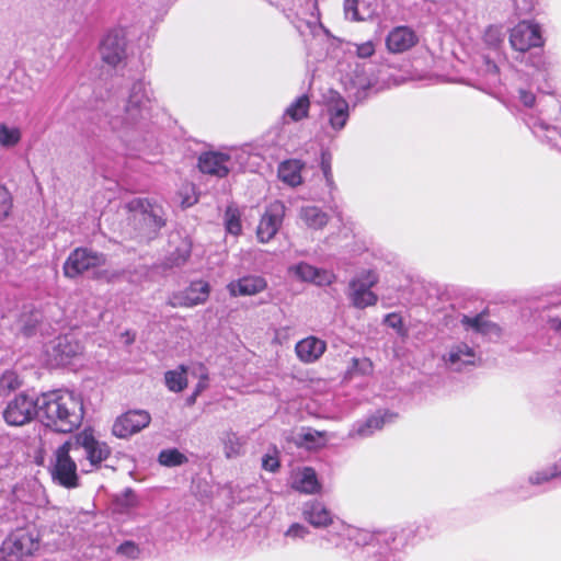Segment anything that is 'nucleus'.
Instances as JSON below:
<instances>
[{
	"label": "nucleus",
	"mask_w": 561,
	"mask_h": 561,
	"mask_svg": "<svg viewBox=\"0 0 561 561\" xmlns=\"http://www.w3.org/2000/svg\"><path fill=\"white\" fill-rule=\"evenodd\" d=\"M111 448L98 440L91 431L84 430L64 443L55 451L50 469L55 483L66 489L79 485L78 468L84 473L98 468L108 458Z\"/></svg>",
	"instance_id": "nucleus-1"
},
{
	"label": "nucleus",
	"mask_w": 561,
	"mask_h": 561,
	"mask_svg": "<svg viewBox=\"0 0 561 561\" xmlns=\"http://www.w3.org/2000/svg\"><path fill=\"white\" fill-rule=\"evenodd\" d=\"M153 103L149 84L142 80L135 81L130 87L124 113L108 118L110 129L127 148L135 147L144 139Z\"/></svg>",
	"instance_id": "nucleus-2"
},
{
	"label": "nucleus",
	"mask_w": 561,
	"mask_h": 561,
	"mask_svg": "<svg viewBox=\"0 0 561 561\" xmlns=\"http://www.w3.org/2000/svg\"><path fill=\"white\" fill-rule=\"evenodd\" d=\"M83 416V400L75 391L59 389L39 397V417L55 432L71 433L81 425Z\"/></svg>",
	"instance_id": "nucleus-3"
},
{
	"label": "nucleus",
	"mask_w": 561,
	"mask_h": 561,
	"mask_svg": "<svg viewBox=\"0 0 561 561\" xmlns=\"http://www.w3.org/2000/svg\"><path fill=\"white\" fill-rule=\"evenodd\" d=\"M510 45L517 53L516 59L520 62H526L533 67L538 68L541 62L540 56L526 54L531 48L542 47L545 39L541 33V27L534 21H520L510 31Z\"/></svg>",
	"instance_id": "nucleus-4"
},
{
	"label": "nucleus",
	"mask_w": 561,
	"mask_h": 561,
	"mask_svg": "<svg viewBox=\"0 0 561 561\" xmlns=\"http://www.w3.org/2000/svg\"><path fill=\"white\" fill-rule=\"evenodd\" d=\"M3 419L8 425L22 426L39 416V398L20 393L10 400L3 410Z\"/></svg>",
	"instance_id": "nucleus-5"
},
{
	"label": "nucleus",
	"mask_w": 561,
	"mask_h": 561,
	"mask_svg": "<svg viewBox=\"0 0 561 561\" xmlns=\"http://www.w3.org/2000/svg\"><path fill=\"white\" fill-rule=\"evenodd\" d=\"M39 548L38 536L27 530H18L8 537L1 547V553L8 561H21L33 556Z\"/></svg>",
	"instance_id": "nucleus-6"
},
{
	"label": "nucleus",
	"mask_w": 561,
	"mask_h": 561,
	"mask_svg": "<svg viewBox=\"0 0 561 561\" xmlns=\"http://www.w3.org/2000/svg\"><path fill=\"white\" fill-rule=\"evenodd\" d=\"M546 105L549 107V110L540 111L542 117H530L526 123L535 136L538 138H543L553 147L561 149V131L558 127L551 126L546 122V119L552 118V112H560L559 102L554 98L549 96Z\"/></svg>",
	"instance_id": "nucleus-7"
},
{
	"label": "nucleus",
	"mask_w": 561,
	"mask_h": 561,
	"mask_svg": "<svg viewBox=\"0 0 561 561\" xmlns=\"http://www.w3.org/2000/svg\"><path fill=\"white\" fill-rule=\"evenodd\" d=\"M378 283L377 274L371 271H364L350 283V298L352 304L359 309L374 306L377 296L370 290Z\"/></svg>",
	"instance_id": "nucleus-8"
},
{
	"label": "nucleus",
	"mask_w": 561,
	"mask_h": 561,
	"mask_svg": "<svg viewBox=\"0 0 561 561\" xmlns=\"http://www.w3.org/2000/svg\"><path fill=\"white\" fill-rule=\"evenodd\" d=\"M104 255L85 248L73 250L64 264L66 277L75 278L85 271L104 264Z\"/></svg>",
	"instance_id": "nucleus-9"
},
{
	"label": "nucleus",
	"mask_w": 561,
	"mask_h": 561,
	"mask_svg": "<svg viewBox=\"0 0 561 561\" xmlns=\"http://www.w3.org/2000/svg\"><path fill=\"white\" fill-rule=\"evenodd\" d=\"M237 157L238 151L236 150L228 153L206 152L199 157L198 167L203 173L224 178L236 169Z\"/></svg>",
	"instance_id": "nucleus-10"
},
{
	"label": "nucleus",
	"mask_w": 561,
	"mask_h": 561,
	"mask_svg": "<svg viewBox=\"0 0 561 561\" xmlns=\"http://www.w3.org/2000/svg\"><path fill=\"white\" fill-rule=\"evenodd\" d=\"M323 115L330 128L339 133L350 118V104L340 93L330 92L324 101Z\"/></svg>",
	"instance_id": "nucleus-11"
},
{
	"label": "nucleus",
	"mask_w": 561,
	"mask_h": 561,
	"mask_svg": "<svg viewBox=\"0 0 561 561\" xmlns=\"http://www.w3.org/2000/svg\"><path fill=\"white\" fill-rule=\"evenodd\" d=\"M151 416L145 410H131L116 419L112 432L118 438H127L150 424Z\"/></svg>",
	"instance_id": "nucleus-12"
},
{
	"label": "nucleus",
	"mask_w": 561,
	"mask_h": 561,
	"mask_svg": "<svg viewBox=\"0 0 561 561\" xmlns=\"http://www.w3.org/2000/svg\"><path fill=\"white\" fill-rule=\"evenodd\" d=\"M100 53L104 62L116 66L126 57V37L122 28L110 31L103 38Z\"/></svg>",
	"instance_id": "nucleus-13"
},
{
	"label": "nucleus",
	"mask_w": 561,
	"mask_h": 561,
	"mask_svg": "<svg viewBox=\"0 0 561 561\" xmlns=\"http://www.w3.org/2000/svg\"><path fill=\"white\" fill-rule=\"evenodd\" d=\"M284 205L279 202L271 204L262 215L256 228V237L260 242L271 241L283 224Z\"/></svg>",
	"instance_id": "nucleus-14"
},
{
	"label": "nucleus",
	"mask_w": 561,
	"mask_h": 561,
	"mask_svg": "<svg viewBox=\"0 0 561 561\" xmlns=\"http://www.w3.org/2000/svg\"><path fill=\"white\" fill-rule=\"evenodd\" d=\"M134 220L144 222L152 230H157L164 225L160 215V208L152 205L147 198L135 197L126 205Z\"/></svg>",
	"instance_id": "nucleus-15"
},
{
	"label": "nucleus",
	"mask_w": 561,
	"mask_h": 561,
	"mask_svg": "<svg viewBox=\"0 0 561 561\" xmlns=\"http://www.w3.org/2000/svg\"><path fill=\"white\" fill-rule=\"evenodd\" d=\"M479 355L473 346L465 342L451 344L443 356L446 366L455 371H460L467 366H473Z\"/></svg>",
	"instance_id": "nucleus-16"
},
{
	"label": "nucleus",
	"mask_w": 561,
	"mask_h": 561,
	"mask_svg": "<svg viewBox=\"0 0 561 561\" xmlns=\"http://www.w3.org/2000/svg\"><path fill=\"white\" fill-rule=\"evenodd\" d=\"M397 414L390 411H377L364 421H357L353 424L348 432L351 438H366L375 432L380 431L386 424L392 423L397 419Z\"/></svg>",
	"instance_id": "nucleus-17"
},
{
	"label": "nucleus",
	"mask_w": 561,
	"mask_h": 561,
	"mask_svg": "<svg viewBox=\"0 0 561 561\" xmlns=\"http://www.w3.org/2000/svg\"><path fill=\"white\" fill-rule=\"evenodd\" d=\"M210 287L207 282H192L186 289L174 294L169 304L172 307H194L204 304L208 299Z\"/></svg>",
	"instance_id": "nucleus-18"
},
{
	"label": "nucleus",
	"mask_w": 561,
	"mask_h": 561,
	"mask_svg": "<svg viewBox=\"0 0 561 561\" xmlns=\"http://www.w3.org/2000/svg\"><path fill=\"white\" fill-rule=\"evenodd\" d=\"M288 272L297 279L309 282L317 286H328L335 280V275L333 272L324 268H318L306 262H300L290 266Z\"/></svg>",
	"instance_id": "nucleus-19"
},
{
	"label": "nucleus",
	"mask_w": 561,
	"mask_h": 561,
	"mask_svg": "<svg viewBox=\"0 0 561 561\" xmlns=\"http://www.w3.org/2000/svg\"><path fill=\"white\" fill-rule=\"evenodd\" d=\"M419 42L415 31L401 25L392 28L386 37L387 49L392 54L404 53L414 47Z\"/></svg>",
	"instance_id": "nucleus-20"
},
{
	"label": "nucleus",
	"mask_w": 561,
	"mask_h": 561,
	"mask_svg": "<svg viewBox=\"0 0 561 561\" xmlns=\"http://www.w3.org/2000/svg\"><path fill=\"white\" fill-rule=\"evenodd\" d=\"M301 515L314 528H324L334 524V517L324 503L309 500L302 504Z\"/></svg>",
	"instance_id": "nucleus-21"
},
{
	"label": "nucleus",
	"mask_w": 561,
	"mask_h": 561,
	"mask_svg": "<svg viewBox=\"0 0 561 561\" xmlns=\"http://www.w3.org/2000/svg\"><path fill=\"white\" fill-rule=\"evenodd\" d=\"M83 346L73 334H65L54 345L55 359L58 365H66L70 358L81 354Z\"/></svg>",
	"instance_id": "nucleus-22"
},
{
	"label": "nucleus",
	"mask_w": 561,
	"mask_h": 561,
	"mask_svg": "<svg viewBox=\"0 0 561 561\" xmlns=\"http://www.w3.org/2000/svg\"><path fill=\"white\" fill-rule=\"evenodd\" d=\"M325 350V342L316 336H308L299 341L295 347L298 358L304 363H314L323 355Z\"/></svg>",
	"instance_id": "nucleus-23"
},
{
	"label": "nucleus",
	"mask_w": 561,
	"mask_h": 561,
	"mask_svg": "<svg viewBox=\"0 0 561 561\" xmlns=\"http://www.w3.org/2000/svg\"><path fill=\"white\" fill-rule=\"evenodd\" d=\"M266 286V280L261 276H245L231 282L228 290L232 296H251L263 291Z\"/></svg>",
	"instance_id": "nucleus-24"
},
{
	"label": "nucleus",
	"mask_w": 561,
	"mask_h": 561,
	"mask_svg": "<svg viewBox=\"0 0 561 561\" xmlns=\"http://www.w3.org/2000/svg\"><path fill=\"white\" fill-rule=\"evenodd\" d=\"M461 323L466 330H471L489 337L500 336L501 333V329L495 323L488 321L482 314L474 317L463 316Z\"/></svg>",
	"instance_id": "nucleus-25"
},
{
	"label": "nucleus",
	"mask_w": 561,
	"mask_h": 561,
	"mask_svg": "<svg viewBox=\"0 0 561 561\" xmlns=\"http://www.w3.org/2000/svg\"><path fill=\"white\" fill-rule=\"evenodd\" d=\"M293 486L302 493H317L320 490V483L318 481L316 471L309 467L298 471L294 478Z\"/></svg>",
	"instance_id": "nucleus-26"
},
{
	"label": "nucleus",
	"mask_w": 561,
	"mask_h": 561,
	"mask_svg": "<svg viewBox=\"0 0 561 561\" xmlns=\"http://www.w3.org/2000/svg\"><path fill=\"white\" fill-rule=\"evenodd\" d=\"M304 163L300 160L293 159L280 163L278 168V178L289 186H297L301 184V170Z\"/></svg>",
	"instance_id": "nucleus-27"
},
{
	"label": "nucleus",
	"mask_w": 561,
	"mask_h": 561,
	"mask_svg": "<svg viewBox=\"0 0 561 561\" xmlns=\"http://www.w3.org/2000/svg\"><path fill=\"white\" fill-rule=\"evenodd\" d=\"M299 217L308 228L314 230L324 228L330 219L329 215L317 206L301 207Z\"/></svg>",
	"instance_id": "nucleus-28"
},
{
	"label": "nucleus",
	"mask_w": 561,
	"mask_h": 561,
	"mask_svg": "<svg viewBox=\"0 0 561 561\" xmlns=\"http://www.w3.org/2000/svg\"><path fill=\"white\" fill-rule=\"evenodd\" d=\"M310 110V100L308 95L302 94L293 101L284 113V121L289 118L291 122H299L306 118Z\"/></svg>",
	"instance_id": "nucleus-29"
},
{
	"label": "nucleus",
	"mask_w": 561,
	"mask_h": 561,
	"mask_svg": "<svg viewBox=\"0 0 561 561\" xmlns=\"http://www.w3.org/2000/svg\"><path fill=\"white\" fill-rule=\"evenodd\" d=\"M226 458L239 457L243 451L244 440L232 431H225L220 436Z\"/></svg>",
	"instance_id": "nucleus-30"
},
{
	"label": "nucleus",
	"mask_w": 561,
	"mask_h": 561,
	"mask_svg": "<svg viewBox=\"0 0 561 561\" xmlns=\"http://www.w3.org/2000/svg\"><path fill=\"white\" fill-rule=\"evenodd\" d=\"M22 140V130L19 126L0 123V149H12Z\"/></svg>",
	"instance_id": "nucleus-31"
},
{
	"label": "nucleus",
	"mask_w": 561,
	"mask_h": 561,
	"mask_svg": "<svg viewBox=\"0 0 561 561\" xmlns=\"http://www.w3.org/2000/svg\"><path fill=\"white\" fill-rule=\"evenodd\" d=\"M337 534L345 536L348 540L354 541L356 546L369 545L374 535L368 530L358 529L341 523L337 527Z\"/></svg>",
	"instance_id": "nucleus-32"
},
{
	"label": "nucleus",
	"mask_w": 561,
	"mask_h": 561,
	"mask_svg": "<svg viewBox=\"0 0 561 561\" xmlns=\"http://www.w3.org/2000/svg\"><path fill=\"white\" fill-rule=\"evenodd\" d=\"M187 369L181 365L176 369L169 370L164 375L168 389L173 392H181L187 385Z\"/></svg>",
	"instance_id": "nucleus-33"
},
{
	"label": "nucleus",
	"mask_w": 561,
	"mask_h": 561,
	"mask_svg": "<svg viewBox=\"0 0 561 561\" xmlns=\"http://www.w3.org/2000/svg\"><path fill=\"white\" fill-rule=\"evenodd\" d=\"M561 477V458L550 468L538 471L529 477V483L539 485L550 481L553 478Z\"/></svg>",
	"instance_id": "nucleus-34"
},
{
	"label": "nucleus",
	"mask_w": 561,
	"mask_h": 561,
	"mask_svg": "<svg viewBox=\"0 0 561 561\" xmlns=\"http://www.w3.org/2000/svg\"><path fill=\"white\" fill-rule=\"evenodd\" d=\"M327 442L325 433L312 428L304 430L300 434V443L308 449L318 448Z\"/></svg>",
	"instance_id": "nucleus-35"
},
{
	"label": "nucleus",
	"mask_w": 561,
	"mask_h": 561,
	"mask_svg": "<svg viewBox=\"0 0 561 561\" xmlns=\"http://www.w3.org/2000/svg\"><path fill=\"white\" fill-rule=\"evenodd\" d=\"M359 0H344V12L346 18L352 21H364L370 18L373 12L370 10H364L359 7Z\"/></svg>",
	"instance_id": "nucleus-36"
},
{
	"label": "nucleus",
	"mask_w": 561,
	"mask_h": 561,
	"mask_svg": "<svg viewBox=\"0 0 561 561\" xmlns=\"http://www.w3.org/2000/svg\"><path fill=\"white\" fill-rule=\"evenodd\" d=\"M225 225H226V230L229 233H231L233 236H238L241 233L242 226H241V221H240V214L237 208L229 206L226 209Z\"/></svg>",
	"instance_id": "nucleus-37"
},
{
	"label": "nucleus",
	"mask_w": 561,
	"mask_h": 561,
	"mask_svg": "<svg viewBox=\"0 0 561 561\" xmlns=\"http://www.w3.org/2000/svg\"><path fill=\"white\" fill-rule=\"evenodd\" d=\"M186 460V457L178 449H165L159 454V462L167 467L180 466Z\"/></svg>",
	"instance_id": "nucleus-38"
},
{
	"label": "nucleus",
	"mask_w": 561,
	"mask_h": 561,
	"mask_svg": "<svg viewBox=\"0 0 561 561\" xmlns=\"http://www.w3.org/2000/svg\"><path fill=\"white\" fill-rule=\"evenodd\" d=\"M373 373V363L370 359L363 357V358H353L352 365L350 366L347 374L350 377H353L354 375H369Z\"/></svg>",
	"instance_id": "nucleus-39"
},
{
	"label": "nucleus",
	"mask_w": 561,
	"mask_h": 561,
	"mask_svg": "<svg viewBox=\"0 0 561 561\" xmlns=\"http://www.w3.org/2000/svg\"><path fill=\"white\" fill-rule=\"evenodd\" d=\"M321 170L325 179L327 185L330 188L334 187L333 174H332V154L328 150L321 152Z\"/></svg>",
	"instance_id": "nucleus-40"
},
{
	"label": "nucleus",
	"mask_w": 561,
	"mask_h": 561,
	"mask_svg": "<svg viewBox=\"0 0 561 561\" xmlns=\"http://www.w3.org/2000/svg\"><path fill=\"white\" fill-rule=\"evenodd\" d=\"M117 553L130 560H136L140 556V549L134 541L127 540L117 547Z\"/></svg>",
	"instance_id": "nucleus-41"
},
{
	"label": "nucleus",
	"mask_w": 561,
	"mask_h": 561,
	"mask_svg": "<svg viewBox=\"0 0 561 561\" xmlns=\"http://www.w3.org/2000/svg\"><path fill=\"white\" fill-rule=\"evenodd\" d=\"M309 534H310V530L307 526L299 524V523H294L284 533V536L286 538H290L293 540H298V539H305Z\"/></svg>",
	"instance_id": "nucleus-42"
},
{
	"label": "nucleus",
	"mask_w": 561,
	"mask_h": 561,
	"mask_svg": "<svg viewBox=\"0 0 561 561\" xmlns=\"http://www.w3.org/2000/svg\"><path fill=\"white\" fill-rule=\"evenodd\" d=\"M12 208V197L10 192L0 185V220L8 217Z\"/></svg>",
	"instance_id": "nucleus-43"
},
{
	"label": "nucleus",
	"mask_w": 561,
	"mask_h": 561,
	"mask_svg": "<svg viewBox=\"0 0 561 561\" xmlns=\"http://www.w3.org/2000/svg\"><path fill=\"white\" fill-rule=\"evenodd\" d=\"M20 387V380L14 371L7 370L0 378L1 390H14Z\"/></svg>",
	"instance_id": "nucleus-44"
},
{
	"label": "nucleus",
	"mask_w": 561,
	"mask_h": 561,
	"mask_svg": "<svg viewBox=\"0 0 561 561\" xmlns=\"http://www.w3.org/2000/svg\"><path fill=\"white\" fill-rule=\"evenodd\" d=\"M520 104H523L525 107H533L536 103V95L534 92L529 89L519 88L517 90V96Z\"/></svg>",
	"instance_id": "nucleus-45"
},
{
	"label": "nucleus",
	"mask_w": 561,
	"mask_h": 561,
	"mask_svg": "<svg viewBox=\"0 0 561 561\" xmlns=\"http://www.w3.org/2000/svg\"><path fill=\"white\" fill-rule=\"evenodd\" d=\"M355 53L359 58H368L375 54V44L371 41H367L362 44H354Z\"/></svg>",
	"instance_id": "nucleus-46"
},
{
	"label": "nucleus",
	"mask_w": 561,
	"mask_h": 561,
	"mask_svg": "<svg viewBox=\"0 0 561 561\" xmlns=\"http://www.w3.org/2000/svg\"><path fill=\"white\" fill-rule=\"evenodd\" d=\"M262 467L267 471L275 472L279 467L278 458L274 455H265L262 458Z\"/></svg>",
	"instance_id": "nucleus-47"
},
{
	"label": "nucleus",
	"mask_w": 561,
	"mask_h": 561,
	"mask_svg": "<svg viewBox=\"0 0 561 561\" xmlns=\"http://www.w3.org/2000/svg\"><path fill=\"white\" fill-rule=\"evenodd\" d=\"M199 370V380L195 387V396H199L202 391H204L207 388V381H208V374L204 366H198Z\"/></svg>",
	"instance_id": "nucleus-48"
},
{
	"label": "nucleus",
	"mask_w": 561,
	"mask_h": 561,
	"mask_svg": "<svg viewBox=\"0 0 561 561\" xmlns=\"http://www.w3.org/2000/svg\"><path fill=\"white\" fill-rule=\"evenodd\" d=\"M515 7L520 13H530L536 4L538 3V0H514Z\"/></svg>",
	"instance_id": "nucleus-49"
},
{
	"label": "nucleus",
	"mask_w": 561,
	"mask_h": 561,
	"mask_svg": "<svg viewBox=\"0 0 561 561\" xmlns=\"http://www.w3.org/2000/svg\"><path fill=\"white\" fill-rule=\"evenodd\" d=\"M385 322L391 327V328H396L397 325L400 324L401 320L400 318L396 314V313H390L386 317L385 319Z\"/></svg>",
	"instance_id": "nucleus-50"
},
{
	"label": "nucleus",
	"mask_w": 561,
	"mask_h": 561,
	"mask_svg": "<svg viewBox=\"0 0 561 561\" xmlns=\"http://www.w3.org/2000/svg\"><path fill=\"white\" fill-rule=\"evenodd\" d=\"M549 325L553 331L561 334V319L560 318H551L549 320Z\"/></svg>",
	"instance_id": "nucleus-51"
},
{
	"label": "nucleus",
	"mask_w": 561,
	"mask_h": 561,
	"mask_svg": "<svg viewBox=\"0 0 561 561\" xmlns=\"http://www.w3.org/2000/svg\"><path fill=\"white\" fill-rule=\"evenodd\" d=\"M486 66H488V69H489L490 71H492L494 75H496V73H497V66H496L495 64H493V62H489V61H488Z\"/></svg>",
	"instance_id": "nucleus-52"
},
{
	"label": "nucleus",
	"mask_w": 561,
	"mask_h": 561,
	"mask_svg": "<svg viewBox=\"0 0 561 561\" xmlns=\"http://www.w3.org/2000/svg\"><path fill=\"white\" fill-rule=\"evenodd\" d=\"M198 396H195V392L192 393V396L190 398H187V403L191 405V404H194L195 401H196V398Z\"/></svg>",
	"instance_id": "nucleus-53"
},
{
	"label": "nucleus",
	"mask_w": 561,
	"mask_h": 561,
	"mask_svg": "<svg viewBox=\"0 0 561 561\" xmlns=\"http://www.w3.org/2000/svg\"><path fill=\"white\" fill-rule=\"evenodd\" d=\"M493 33H496L497 34V30L496 28H490L486 33V36L490 37Z\"/></svg>",
	"instance_id": "nucleus-54"
},
{
	"label": "nucleus",
	"mask_w": 561,
	"mask_h": 561,
	"mask_svg": "<svg viewBox=\"0 0 561 561\" xmlns=\"http://www.w3.org/2000/svg\"><path fill=\"white\" fill-rule=\"evenodd\" d=\"M358 84H359L362 88H367V87H370L371 82H370V81H367L366 83H364V82H358Z\"/></svg>",
	"instance_id": "nucleus-55"
}]
</instances>
